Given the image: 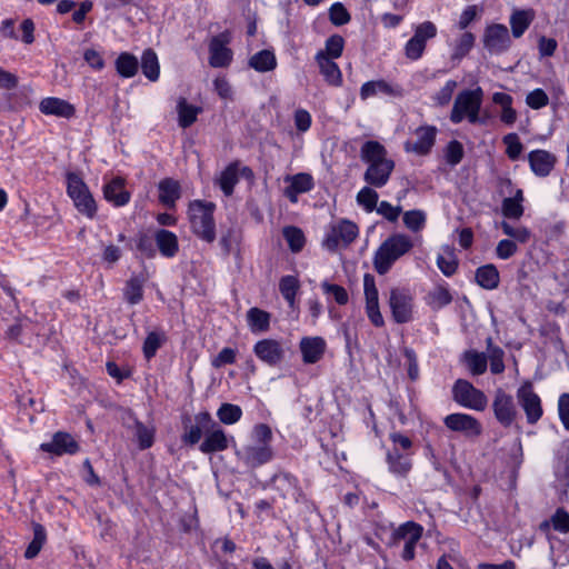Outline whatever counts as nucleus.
Here are the masks:
<instances>
[{
    "label": "nucleus",
    "mask_w": 569,
    "mask_h": 569,
    "mask_svg": "<svg viewBox=\"0 0 569 569\" xmlns=\"http://www.w3.org/2000/svg\"><path fill=\"white\" fill-rule=\"evenodd\" d=\"M133 435L138 441V446L140 449L143 450L152 446L154 439L153 428L147 427L143 423L136 421Z\"/></svg>",
    "instance_id": "8fccbe9b"
},
{
    "label": "nucleus",
    "mask_w": 569,
    "mask_h": 569,
    "mask_svg": "<svg viewBox=\"0 0 569 569\" xmlns=\"http://www.w3.org/2000/svg\"><path fill=\"white\" fill-rule=\"evenodd\" d=\"M363 288L366 296V312L369 320L376 327H382L385 323L383 317L379 309L378 289L375 279L370 274H366L363 279Z\"/></svg>",
    "instance_id": "a211bd4d"
},
{
    "label": "nucleus",
    "mask_w": 569,
    "mask_h": 569,
    "mask_svg": "<svg viewBox=\"0 0 569 569\" xmlns=\"http://www.w3.org/2000/svg\"><path fill=\"white\" fill-rule=\"evenodd\" d=\"M361 159L368 163L363 179L375 188L383 187L393 169L395 161L387 157L386 148L378 141H367L360 150Z\"/></svg>",
    "instance_id": "f257e3e1"
},
{
    "label": "nucleus",
    "mask_w": 569,
    "mask_h": 569,
    "mask_svg": "<svg viewBox=\"0 0 569 569\" xmlns=\"http://www.w3.org/2000/svg\"><path fill=\"white\" fill-rule=\"evenodd\" d=\"M238 182L237 168L229 166L219 178V186L226 196H230L234 184Z\"/></svg>",
    "instance_id": "13d9d810"
},
{
    "label": "nucleus",
    "mask_w": 569,
    "mask_h": 569,
    "mask_svg": "<svg viewBox=\"0 0 569 569\" xmlns=\"http://www.w3.org/2000/svg\"><path fill=\"white\" fill-rule=\"evenodd\" d=\"M217 417L224 425H233L241 419L242 410L237 405L222 403L217 411Z\"/></svg>",
    "instance_id": "09e8293b"
},
{
    "label": "nucleus",
    "mask_w": 569,
    "mask_h": 569,
    "mask_svg": "<svg viewBox=\"0 0 569 569\" xmlns=\"http://www.w3.org/2000/svg\"><path fill=\"white\" fill-rule=\"evenodd\" d=\"M39 109L43 114L56 116L66 119H69L74 114V107L71 103L56 97H48L42 99L39 103Z\"/></svg>",
    "instance_id": "bb28decb"
},
{
    "label": "nucleus",
    "mask_w": 569,
    "mask_h": 569,
    "mask_svg": "<svg viewBox=\"0 0 569 569\" xmlns=\"http://www.w3.org/2000/svg\"><path fill=\"white\" fill-rule=\"evenodd\" d=\"M496 419L505 427H509L517 415L513 398L502 389H497L492 401Z\"/></svg>",
    "instance_id": "dca6fc26"
},
{
    "label": "nucleus",
    "mask_w": 569,
    "mask_h": 569,
    "mask_svg": "<svg viewBox=\"0 0 569 569\" xmlns=\"http://www.w3.org/2000/svg\"><path fill=\"white\" fill-rule=\"evenodd\" d=\"M485 49L491 54H501L511 46L509 30L505 24L492 23L486 27L482 37Z\"/></svg>",
    "instance_id": "9b49d317"
},
{
    "label": "nucleus",
    "mask_w": 569,
    "mask_h": 569,
    "mask_svg": "<svg viewBox=\"0 0 569 569\" xmlns=\"http://www.w3.org/2000/svg\"><path fill=\"white\" fill-rule=\"evenodd\" d=\"M457 87L458 83L456 80H448L443 87L432 96L433 103L439 107L449 104Z\"/></svg>",
    "instance_id": "5fc2aeb1"
},
{
    "label": "nucleus",
    "mask_w": 569,
    "mask_h": 569,
    "mask_svg": "<svg viewBox=\"0 0 569 569\" xmlns=\"http://www.w3.org/2000/svg\"><path fill=\"white\" fill-rule=\"evenodd\" d=\"M201 112V108L191 104L184 98H179L177 102L178 123L181 128L190 127Z\"/></svg>",
    "instance_id": "72a5a7b5"
},
{
    "label": "nucleus",
    "mask_w": 569,
    "mask_h": 569,
    "mask_svg": "<svg viewBox=\"0 0 569 569\" xmlns=\"http://www.w3.org/2000/svg\"><path fill=\"white\" fill-rule=\"evenodd\" d=\"M272 431L269 426L259 423L251 433V443L238 451L239 458L249 467L256 468L269 462L273 457Z\"/></svg>",
    "instance_id": "f03ea898"
},
{
    "label": "nucleus",
    "mask_w": 569,
    "mask_h": 569,
    "mask_svg": "<svg viewBox=\"0 0 569 569\" xmlns=\"http://www.w3.org/2000/svg\"><path fill=\"white\" fill-rule=\"evenodd\" d=\"M503 144L506 146V154L510 160L519 159L520 154L523 151V146L517 133H508L502 139Z\"/></svg>",
    "instance_id": "6e6d98bb"
},
{
    "label": "nucleus",
    "mask_w": 569,
    "mask_h": 569,
    "mask_svg": "<svg viewBox=\"0 0 569 569\" xmlns=\"http://www.w3.org/2000/svg\"><path fill=\"white\" fill-rule=\"evenodd\" d=\"M413 248L407 234L395 233L386 239L375 253L373 264L379 274L387 273L393 263Z\"/></svg>",
    "instance_id": "7ed1b4c3"
},
{
    "label": "nucleus",
    "mask_w": 569,
    "mask_h": 569,
    "mask_svg": "<svg viewBox=\"0 0 569 569\" xmlns=\"http://www.w3.org/2000/svg\"><path fill=\"white\" fill-rule=\"evenodd\" d=\"M502 213L507 218L519 219L523 214V207L517 200L506 198L502 202Z\"/></svg>",
    "instance_id": "774afa93"
},
{
    "label": "nucleus",
    "mask_w": 569,
    "mask_h": 569,
    "mask_svg": "<svg viewBox=\"0 0 569 569\" xmlns=\"http://www.w3.org/2000/svg\"><path fill=\"white\" fill-rule=\"evenodd\" d=\"M158 190L160 202L168 208H173L181 196L179 182L169 178L159 182Z\"/></svg>",
    "instance_id": "7c9ffc66"
},
{
    "label": "nucleus",
    "mask_w": 569,
    "mask_h": 569,
    "mask_svg": "<svg viewBox=\"0 0 569 569\" xmlns=\"http://www.w3.org/2000/svg\"><path fill=\"white\" fill-rule=\"evenodd\" d=\"M138 66L137 58L128 52L121 53L116 61L117 71L124 78L133 77L138 71Z\"/></svg>",
    "instance_id": "c03bdc74"
},
{
    "label": "nucleus",
    "mask_w": 569,
    "mask_h": 569,
    "mask_svg": "<svg viewBox=\"0 0 569 569\" xmlns=\"http://www.w3.org/2000/svg\"><path fill=\"white\" fill-rule=\"evenodd\" d=\"M390 440L392 442V447L389 449L390 451L407 453L411 457L413 456V443L409 437L400 432H392L390 435Z\"/></svg>",
    "instance_id": "603ef678"
},
{
    "label": "nucleus",
    "mask_w": 569,
    "mask_h": 569,
    "mask_svg": "<svg viewBox=\"0 0 569 569\" xmlns=\"http://www.w3.org/2000/svg\"><path fill=\"white\" fill-rule=\"evenodd\" d=\"M254 355L268 366H278L283 357L284 350L280 341L274 339H262L253 347Z\"/></svg>",
    "instance_id": "6ab92c4d"
},
{
    "label": "nucleus",
    "mask_w": 569,
    "mask_h": 569,
    "mask_svg": "<svg viewBox=\"0 0 569 569\" xmlns=\"http://www.w3.org/2000/svg\"><path fill=\"white\" fill-rule=\"evenodd\" d=\"M104 199L112 203L114 207L126 206L131 198V194L126 190V180L121 177H113L103 186Z\"/></svg>",
    "instance_id": "4be33fe9"
},
{
    "label": "nucleus",
    "mask_w": 569,
    "mask_h": 569,
    "mask_svg": "<svg viewBox=\"0 0 569 569\" xmlns=\"http://www.w3.org/2000/svg\"><path fill=\"white\" fill-rule=\"evenodd\" d=\"M378 193L370 187H363L357 194V202L367 212L373 211L378 207Z\"/></svg>",
    "instance_id": "3c124183"
},
{
    "label": "nucleus",
    "mask_w": 569,
    "mask_h": 569,
    "mask_svg": "<svg viewBox=\"0 0 569 569\" xmlns=\"http://www.w3.org/2000/svg\"><path fill=\"white\" fill-rule=\"evenodd\" d=\"M526 103L533 110H539L549 103V97L542 89H535L526 97Z\"/></svg>",
    "instance_id": "69168bd1"
},
{
    "label": "nucleus",
    "mask_w": 569,
    "mask_h": 569,
    "mask_svg": "<svg viewBox=\"0 0 569 569\" xmlns=\"http://www.w3.org/2000/svg\"><path fill=\"white\" fill-rule=\"evenodd\" d=\"M141 69L143 74L151 81H156L159 78L160 67L158 57L152 50H146L141 59Z\"/></svg>",
    "instance_id": "37998d69"
},
{
    "label": "nucleus",
    "mask_w": 569,
    "mask_h": 569,
    "mask_svg": "<svg viewBox=\"0 0 569 569\" xmlns=\"http://www.w3.org/2000/svg\"><path fill=\"white\" fill-rule=\"evenodd\" d=\"M196 422L203 427V441L199 449L203 453L223 451L233 442V437L228 436L224 430L212 419L208 411H201L194 417Z\"/></svg>",
    "instance_id": "39448f33"
},
{
    "label": "nucleus",
    "mask_w": 569,
    "mask_h": 569,
    "mask_svg": "<svg viewBox=\"0 0 569 569\" xmlns=\"http://www.w3.org/2000/svg\"><path fill=\"white\" fill-rule=\"evenodd\" d=\"M214 209L213 202L202 200L191 201L188 209L193 233L207 242H212L216 239Z\"/></svg>",
    "instance_id": "20e7f679"
},
{
    "label": "nucleus",
    "mask_w": 569,
    "mask_h": 569,
    "mask_svg": "<svg viewBox=\"0 0 569 569\" xmlns=\"http://www.w3.org/2000/svg\"><path fill=\"white\" fill-rule=\"evenodd\" d=\"M40 449L56 456L74 455L79 450V445L71 435L59 431L50 441L41 443Z\"/></svg>",
    "instance_id": "aec40b11"
},
{
    "label": "nucleus",
    "mask_w": 569,
    "mask_h": 569,
    "mask_svg": "<svg viewBox=\"0 0 569 569\" xmlns=\"http://www.w3.org/2000/svg\"><path fill=\"white\" fill-rule=\"evenodd\" d=\"M298 286V280L292 276L283 277L280 280V292L283 296V298L289 302L290 306L293 305Z\"/></svg>",
    "instance_id": "e2e57ef3"
},
{
    "label": "nucleus",
    "mask_w": 569,
    "mask_h": 569,
    "mask_svg": "<svg viewBox=\"0 0 569 569\" xmlns=\"http://www.w3.org/2000/svg\"><path fill=\"white\" fill-rule=\"evenodd\" d=\"M536 13L532 9H515L510 16L512 36L520 38L535 20Z\"/></svg>",
    "instance_id": "c756f323"
},
{
    "label": "nucleus",
    "mask_w": 569,
    "mask_h": 569,
    "mask_svg": "<svg viewBox=\"0 0 569 569\" xmlns=\"http://www.w3.org/2000/svg\"><path fill=\"white\" fill-rule=\"evenodd\" d=\"M147 277L143 274L132 276L124 287V298L130 305H137L143 297V284Z\"/></svg>",
    "instance_id": "e433bc0d"
},
{
    "label": "nucleus",
    "mask_w": 569,
    "mask_h": 569,
    "mask_svg": "<svg viewBox=\"0 0 569 569\" xmlns=\"http://www.w3.org/2000/svg\"><path fill=\"white\" fill-rule=\"evenodd\" d=\"M501 229L506 236L513 238L520 243H526L531 236V232L528 228L523 226L515 227L506 221L501 222Z\"/></svg>",
    "instance_id": "bf43d9fd"
},
{
    "label": "nucleus",
    "mask_w": 569,
    "mask_h": 569,
    "mask_svg": "<svg viewBox=\"0 0 569 569\" xmlns=\"http://www.w3.org/2000/svg\"><path fill=\"white\" fill-rule=\"evenodd\" d=\"M230 37L228 33H221L212 38L209 51V62L214 68H222L229 66L232 60V51L228 48Z\"/></svg>",
    "instance_id": "412c9836"
},
{
    "label": "nucleus",
    "mask_w": 569,
    "mask_h": 569,
    "mask_svg": "<svg viewBox=\"0 0 569 569\" xmlns=\"http://www.w3.org/2000/svg\"><path fill=\"white\" fill-rule=\"evenodd\" d=\"M532 172L538 177H547L553 169L557 158L547 150H533L528 154Z\"/></svg>",
    "instance_id": "b1692460"
},
{
    "label": "nucleus",
    "mask_w": 569,
    "mask_h": 569,
    "mask_svg": "<svg viewBox=\"0 0 569 569\" xmlns=\"http://www.w3.org/2000/svg\"><path fill=\"white\" fill-rule=\"evenodd\" d=\"M475 36L471 32L461 33L452 43L451 47V59L460 61L465 58L475 46Z\"/></svg>",
    "instance_id": "c9c22d12"
},
{
    "label": "nucleus",
    "mask_w": 569,
    "mask_h": 569,
    "mask_svg": "<svg viewBox=\"0 0 569 569\" xmlns=\"http://www.w3.org/2000/svg\"><path fill=\"white\" fill-rule=\"evenodd\" d=\"M330 20L336 26H343L350 21V14L342 3L336 2L329 10Z\"/></svg>",
    "instance_id": "338daca9"
},
{
    "label": "nucleus",
    "mask_w": 569,
    "mask_h": 569,
    "mask_svg": "<svg viewBox=\"0 0 569 569\" xmlns=\"http://www.w3.org/2000/svg\"><path fill=\"white\" fill-rule=\"evenodd\" d=\"M164 341V336L159 332H150L143 342V355L149 360Z\"/></svg>",
    "instance_id": "680f3d73"
},
{
    "label": "nucleus",
    "mask_w": 569,
    "mask_h": 569,
    "mask_svg": "<svg viewBox=\"0 0 569 569\" xmlns=\"http://www.w3.org/2000/svg\"><path fill=\"white\" fill-rule=\"evenodd\" d=\"M271 487L280 497L289 501L298 502L302 498V491L296 477L288 472H279L273 476Z\"/></svg>",
    "instance_id": "f3484780"
},
{
    "label": "nucleus",
    "mask_w": 569,
    "mask_h": 569,
    "mask_svg": "<svg viewBox=\"0 0 569 569\" xmlns=\"http://www.w3.org/2000/svg\"><path fill=\"white\" fill-rule=\"evenodd\" d=\"M385 94L389 97L402 96V88L398 84L390 83L383 79L368 81L360 88V98L367 100L371 97Z\"/></svg>",
    "instance_id": "5701e85b"
},
{
    "label": "nucleus",
    "mask_w": 569,
    "mask_h": 569,
    "mask_svg": "<svg viewBox=\"0 0 569 569\" xmlns=\"http://www.w3.org/2000/svg\"><path fill=\"white\" fill-rule=\"evenodd\" d=\"M388 470L399 478H405L412 469V457L397 451H387Z\"/></svg>",
    "instance_id": "c85d7f7f"
},
{
    "label": "nucleus",
    "mask_w": 569,
    "mask_h": 569,
    "mask_svg": "<svg viewBox=\"0 0 569 569\" xmlns=\"http://www.w3.org/2000/svg\"><path fill=\"white\" fill-rule=\"evenodd\" d=\"M247 321L251 332H266L270 326V313L259 308H251L247 312Z\"/></svg>",
    "instance_id": "f704fd0d"
},
{
    "label": "nucleus",
    "mask_w": 569,
    "mask_h": 569,
    "mask_svg": "<svg viewBox=\"0 0 569 569\" xmlns=\"http://www.w3.org/2000/svg\"><path fill=\"white\" fill-rule=\"evenodd\" d=\"M282 234L292 252H299L302 250L306 243V238L301 229L289 226L283 228Z\"/></svg>",
    "instance_id": "49530a36"
},
{
    "label": "nucleus",
    "mask_w": 569,
    "mask_h": 569,
    "mask_svg": "<svg viewBox=\"0 0 569 569\" xmlns=\"http://www.w3.org/2000/svg\"><path fill=\"white\" fill-rule=\"evenodd\" d=\"M452 395L457 403L471 410L483 411L488 406V398L483 391L463 379L456 381Z\"/></svg>",
    "instance_id": "9d476101"
},
{
    "label": "nucleus",
    "mask_w": 569,
    "mask_h": 569,
    "mask_svg": "<svg viewBox=\"0 0 569 569\" xmlns=\"http://www.w3.org/2000/svg\"><path fill=\"white\" fill-rule=\"evenodd\" d=\"M476 279L479 286L492 290L499 284V272L493 264H486L478 268Z\"/></svg>",
    "instance_id": "a19ab883"
},
{
    "label": "nucleus",
    "mask_w": 569,
    "mask_h": 569,
    "mask_svg": "<svg viewBox=\"0 0 569 569\" xmlns=\"http://www.w3.org/2000/svg\"><path fill=\"white\" fill-rule=\"evenodd\" d=\"M299 349L305 363H316L325 353L326 341L321 337H303L300 340Z\"/></svg>",
    "instance_id": "a878e982"
},
{
    "label": "nucleus",
    "mask_w": 569,
    "mask_h": 569,
    "mask_svg": "<svg viewBox=\"0 0 569 569\" xmlns=\"http://www.w3.org/2000/svg\"><path fill=\"white\" fill-rule=\"evenodd\" d=\"M249 66L258 72H268L276 68V56L270 50H261L249 59Z\"/></svg>",
    "instance_id": "ea45409f"
},
{
    "label": "nucleus",
    "mask_w": 569,
    "mask_h": 569,
    "mask_svg": "<svg viewBox=\"0 0 569 569\" xmlns=\"http://www.w3.org/2000/svg\"><path fill=\"white\" fill-rule=\"evenodd\" d=\"M412 29L413 34L406 42L403 52L407 59L417 61L423 56L427 42L436 38L438 29L431 21H425L416 24Z\"/></svg>",
    "instance_id": "1a4fd4ad"
},
{
    "label": "nucleus",
    "mask_w": 569,
    "mask_h": 569,
    "mask_svg": "<svg viewBox=\"0 0 569 569\" xmlns=\"http://www.w3.org/2000/svg\"><path fill=\"white\" fill-rule=\"evenodd\" d=\"M488 343V360L490 361V370L492 373L498 375L503 372L505 363L503 356L505 352L500 347L493 346L491 338L487 340Z\"/></svg>",
    "instance_id": "de8ad7c7"
},
{
    "label": "nucleus",
    "mask_w": 569,
    "mask_h": 569,
    "mask_svg": "<svg viewBox=\"0 0 569 569\" xmlns=\"http://www.w3.org/2000/svg\"><path fill=\"white\" fill-rule=\"evenodd\" d=\"M358 233L357 224L350 220L332 222L326 231L322 246L328 251L336 252L340 248H346L353 242Z\"/></svg>",
    "instance_id": "6e6552de"
},
{
    "label": "nucleus",
    "mask_w": 569,
    "mask_h": 569,
    "mask_svg": "<svg viewBox=\"0 0 569 569\" xmlns=\"http://www.w3.org/2000/svg\"><path fill=\"white\" fill-rule=\"evenodd\" d=\"M23 321H28L30 323L29 329L23 330L24 342L33 343L34 340L37 343H42L47 339L50 328L46 321H32L30 319H24Z\"/></svg>",
    "instance_id": "58836bf2"
},
{
    "label": "nucleus",
    "mask_w": 569,
    "mask_h": 569,
    "mask_svg": "<svg viewBox=\"0 0 569 569\" xmlns=\"http://www.w3.org/2000/svg\"><path fill=\"white\" fill-rule=\"evenodd\" d=\"M315 59L326 82L333 87H340L342 84V73L333 59H329L325 53H317Z\"/></svg>",
    "instance_id": "cd10ccee"
},
{
    "label": "nucleus",
    "mask_w": 569,
    "mask_h": 569,
    "mask_svg": "<svg viewBox=\"0 0 569 569\" xmlns=\"http://www.w3.org/2000/svg\"><path fill=\"white\" fill-rule=\"evenodd\" d=\"M437 128L433 126H421L413 132V140L405 142V150L416 154H427L435 144Z\"/></svg>",
    "instance_id": "2eb2a0df"
},
{
    "label": "nucleus",
    "mask_w": 569,
    "mask_h": 569,
    "mask_svg": "<svg viewBox=\"0 0 569 569\" xmlns=\"http://www.w3.org/2000/svg\"><path fill=\"white\" fill-rule=\"evenodd\" d=\"M284 181L288 183L284 194L291 202H297L298 194L310 191L315 186L312 176L306 172L288 176Z\"/></svg>",
    "instance_id": "393cba45"
},
{
    "label": "nucleus",
    "mask_w": 569,
    "mask_h": 569,
    "mask_svg": "<svg viewBox=\"0 0 569 569\" xmlns=\"http://www.w3.org/2000/svg\"><path fill=\"white\" fill-rule=\"evenodd\" d=\"M321 288L323 292L332 298L338 305H346L348 302L349 297L343 287L323 281L321 283Z\"/></svg>",
    "instance_id": "0e129e2a"
},
{
    "label": "nucleus",
    "mask_w": 569,
    "mask_h": 569,
    "mask_svg": "<svg viewBox=\"0 0 569 569\" xmlns=\"http://www.w3.org/2000/svg\"><path fill=\"white\" fill-rule=\"evenodd\" d=\"M452 301V296L445 284L436 286L426 297V303L433 310H439Z\"/></svg>",
    "instance_id": "4c0bfd02"
},
{
    "label": "nucleus",
    "mask_w": 569,
    "mask_h": 569,
    "mask_svg": "<svg viewBox=\"0 0 569 569\" xmlns=\"http://www.w3.org/2000/svg\"><path fill=\"white\" fill-rule=\"evenodd\" d=\"M443 156L447 163L456 166L463 158V146L459 141L452 140L446 146Z\"/></svg>",
    "instance_id": "052dcab7"
},
{
    "label": "nucleus",
    "mask_w": 569,
    "mask_h": 569,
    "mask_svg": "<svg viewBox=\"0 0 569 569\" xmlns=\"http://www.w3.org/2000/svg\"><path fill=\"white\" fill-rule=\"evenodd\" d=\"M403 223L412 232H419L425 228L426 214L421 210H410L403 213Z\"/></svg>",
    "instance_id": "864d4df0"
},
{
    "label": "nucleus",
    "mask_w": 569,
    "mask_h": 569,
    "mask_svg": "<svg viewBox=\"0 0 569 569\" xmlns=\"http://www.w3.org/2000/svg\"><path fill=\"white\" fill-rule=\"evenodd\" d=\"M156 242L162 256L172 258L179 249L177 236L168 230H159L156 232Z\"/></svg>",
    "instance_id": "473e14b6"
},
{
    "label": "nucleus",
    "mask_w": 569,
    "mask_h": 569,
    "mask_svg": "<svg viewBox=\"0 0 569 569\" xmlns=\"http://www.w3.org/2000/svg\"><path fill=\"white\" fill-rule=\"evenodd\" d=\"M437 266L446 277H451L458 269V259L451 246H443L437 257Z\"/></svg>",
    "instance_id": "2f4dec72"
},
{
    "label": "nucleus",
    "mask_w": 569,
    "mask_h": 569,
    "mask_svg": "<svg viewBox=\"0 0 569 569\" xmlns=\"http://www.w3.org/2000/svg\"><path fill=\"white\" fill-rule=\"evenodd\" d=\"M392 317L398 323H406L413 318V298L405 289H392L389 298Z\"/></svg>",
    "instance_id": "f8f14e48"
},
{
    "label": "nucleus",
    "mask_w": 569,
    "mask_h": 569,
    "mask_svg": "<svg viewBox=\"0 0 569 569\" xmlns=\"http://www.w3.org/2000/svg\"><path fill=\"white\" fill-rule=\"evenodd\" d=\"M67 193L76 209L89 219H93L98 211V204L83 179L73 172H68Z\"/></svg>",
    "instance_id": "423d86ee"
},
{
    "label": "nucleus",
    "mask_w": 569,
    "mask_h": 569,
    "mask_svg": "<svg viewBox=\"0 0 569 569\" xmlns=\"http://www.w3.org/2000/svg\"><path fill=\"white\" fill-rule=\"evenodd\" d=\"M551 528L560 532L569 531V515L563 509H558L550 521L546 520L540 525V529L543 531Z\"/></svg>",
    "instance_id": "a18cd8bd"
},
{
    "label": "nucleus",
    "mask_w": 569,
    "mask_h": 569,
    "mask_svg": "<svg viewBox=\"0 0 569 569\" xmlns=\"http://www.w3.org/2000/svg\"><path fill=\"white\" fill-rule=\"evenodd\" d=\"M443 423L451 431L462 433L467 438H476L482 433L480 421L467 413L448 415Z\"/></svg>",
    "instance_id": "4468645a"
},
{
    "label": "nucleus",
    "mask_w": 569,
    "mask_h": 569,
    "mask_svg": "<svg viewBox=\"0 0 569 569\" xmlns=\"http://www.w3.org/2000/svg\"><path fill=\"white\" fill-rule=\"evenodd\" d=\"M481 103L482 90L480 88L461 91L455 100L450 120L453 123H459L465 119L470 123L479 122Z\"/></svg>",
    "instance_id": "0eeeda50"
},
{
    "label": "nucleus",
    "mask_w": 569,
    "mask_h": 569,
    "mask_svg": "<svg viewBox=\"0 0 569 569\" xmlns=\"http://www.w3.org/2000/svg\"><path fill=\"white\" fill-rule=\"evenodd\" d=\"M343 47V38L335 34L327 39L325 50H320L318 53H325L329 59H337L342 54Z\"/></svg>",
    "instance_id": "4d7b16f0"
},
{
    "label": "nucleus",
    "mask_w": 569,
    "mask_h": 569,
    "mask_svg": "<svg viewBox=\"0 0 569 569\" xmlns=\"http://www.w3.org/2000/svg\"><path fill=\"white\" fill-rule=\"evenodd\" d=\"M463 360L473 376H479L486 372L488 358L487 355L477 351H467L463 355Z\"/></svg>",
    "instance_id": "79ce46f5"
},
{
    "label": "nucleus",
    "mask_w": 569,
    "mask_h": 569,
    "mask_svg": "<svg viewBox=\"0 0 569 569\" xmlns=\"http://www.w3.org/2000/svg\"><path fill=\"white\" fill-rule=\"evenodd\" d=\"M517 399L523 409L527 421L536 423L542 416V406L540 397L533 391L531 382H525L517 391Z\"/></svg>",
    "instance_id": "ddd939ff"
}]
</instances>
